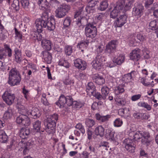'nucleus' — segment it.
I'll return each mask as SVG.
<instances>
[{
  "label": "nucleus",
  "mask_w": 158,
  "mask_h": 158,
  "mask_svg": "<svg viewBox=\"0 0 158 158\" xmlns=\"http://www.w3.org/2000/svg\"><path fill=\"white\" fill-rule=\"evenodd\" d=\"M37 30L38 32H41L43 30V28L47 27L50 31L53 30L55 28V24L53 19L48 18V14L44 13L41 18L37 19L35 21Z\"/></svg>",
  "instance_id": "obj_1"
},
{
  "label": "nucleus",
  "mask_w": 158,
  "mask_h": 158,
  "mask_svg": "<svg viewBox=\"0 0 158 158\" xmlns=\"http://www.w3.org/2000/svg\"><path fill=\"white\" fill-rule=\"evenodd\" d=\"M133 3L132 0H119L117 2L113 10L111 12L110 17L114 19L116 18L121 11L124 9V11L129 10Z\"/></svg>",
  "instance_id": "obj_2"
},
{
  "label": "nucleus",
  "mask_w": 158,
  "mask_h": 158,
  "mask_svg": "<svg viewBox=\"0 0 158 158\" xmlns=\"http://www.w3.org/2000/svg\"><path fill=\"white\" fill-rule=\"evenodd\" d=\"M77 25L80 27L83 28L85 26V33L87 37L91 38L95 37L97 35V28L93 23L89 22L87 19L84 17L78 19Z\"/></svg>",
  "instance_id": "obj_3"
},
{
  "label": "nucleus",
  "mask_w": 158,
  "mask_h": 158,
  "mask_svg": "<svg viewBox=\"0 0 158 158\" xmlns=\"http://www.w3.org/2000/svg\"><path fill=\"white\" fill-rule=\"evenodd\" d=\"M21 80V75L19 71L15 68H12L9 72L8 83L11 86L19 84Z\"/></svg>",
  "instance_id": "obj_4"
},
{
  "label": "nucleus",
  "mask_w": 158,
  "mask_h": 158,
  "mask_svg": "<svg viewBox=\"0 0 158 158\" xmlns=\"http://www.w3.org/2000/svg\"><path fill=\"white\" fill-rule=\"evenodd\" d=\"M150 137L149 134L148 132L137 131L135 132L133 139L134 141L139 142L141 139V143L143 144H146L148 146L149 144L151 142V140L149 139Z\"/></svg>",
  "instance_id": "obj_5"
},
{
  "label": "nucleus",
  "mask_w": 158,
  "mask_h": 158,
  "mask_svg": "<svg viewBox=\"0 0 158 158\" xmlns=\"http://www.w3.org/2000/svg\"><path fill=\"white\" fill-rule=\"evenodd\" d=\"M24 110L23 111H20L21 114L17 117L16 122L19 124L28 126L30 125L31 121L30 118L26 115L24 114Z\"/></svg>",
  "instance_id": "obj_6"
},
{
  "label": "nucleus",
  "mask_w": 158,
  "mask_h": 158,
  "mask_svg": "<svg viewBox=\"0 0 158 158\" xmlns=\"http://www.w3.org/2000/svg\"><path fill=\"white\" fill-rule=\"evenodd\" d=\"M69 5L63 4L56 10V16L58 18H62L64 17L66 13L70 9Z\"/></svg>",
  "instance_id": "obj_7"
},
{
  "label": "nucleus",
  "mask_w": 158,
  "mask_h": 158,
  "mask_svg": "<svg viewBox=\"0 0 158 158\" xmlns=\"http://www.w3.org/2000/svg\"><path fill=\"white\" fill-rule=\"evenodd\" d=\"M105 60L104 57L101 54L98 55L95 59L92 62V66L97 70H100L103 66V62Z\"/></svg>",
  "instance_id": "obj_8"
},
{
  "label": "nucleus",
  "mask_w": 158,
  "mask_h": 158,
  "mask_svg": "<svg viewBox=\"0 0 158 158\" xmlns=\"http://www.w3.org/2000/svg\"><path fill=\"white\" fill-rule=\"evenodd\" d=\"M2 98L7 105L10 106L14 102L15 96L14 94L6 91L2 95Z\"/></svg>",
  "instance_id": "obj_9"
},
{
  "label": "nucleus",
  "mask_w": 158,
  "mask_h": 158,
  "mask_svg": "<svg viewBox=\"0 0 158 158\" xmlns=\"http://www.w3.org/2000/svg\"><path fill=\"white\" fill-rule=\"evenodd\" d=\"M123 145L125 146L127 150L131 153L134 152L136 145L132 139H126L123 142Z\"/></svg>",
  "instance_id": "obj_10"
},
{
  "label": "nucleus",
  "mask_w": 158,
  "mask_h": 158,
  "mask_svg": "<svg viewBox=\"0 0 158 158\" xmlns=\"http://www.w3.org/2000/svg\"><path fill=\"white\" fill-rule=\"evenodd\" d=\"M117 40H113L110 41L106 46L105 52L110 54L115 51L117 45Z\"/></svg>",
  "instance_id": "obj_11"
},
{
  "label": "nucleus",
  "mask_w": 158,
  "mask_h": 158,
  "mask_svg": "<svg viewBox=\"0 0 158 158\" xmlns=\"http://www.w3.org/2000/svg\"><path fill=\"white\" fill-rule=\"evenodd\" d=\"M4 47L5 49L0 48V59L1 60L5 59L6 56V51L9 57H11L12 56V50L9 46L5 44L4 45Z\"/></svg>",
  "instance_id": "obj_12"
},
{
  "label": "nucleus",
  "mask_w": 158,
  "mask_h": 158,
  "mask_svg": "<svg viewBox=\"0 0 158 158\" xmlns=\"http://www.w3.org/2000/svg\"><path fill=\"white\" fill-rule=\"evenodd\" d=\"M127 15L125 14L120 15L119 18H117L115 21L116 26L118 27H121L127 21Z\"/></svg>",
  "instance_id": "obj_13"
},
{
  "label": "nucleus",
  "mask_w": 158,
  "mask_h": 158,
  "mask_svg": "<svg viewBox=\"0 0 158 158\" xmlns=\"http://www.w3.org/2000/svg\"><path fill=\"white\" fill-rule=\"evenodd\" d=\"M140 52L141 50L139 49H135L133 50L130 54V59L135 61H138L141 57Z\"/></svg>",
  "instance_id": "obj_14"
},
{
  "label": "nucleus",
  "mask_w": 158,
  "mask_h": 158,
  "mask_svg": "<svg viewBox=\"0 0 158 158\" xmlns=\"http://www.w3.org/2000/svg\"><path fill=\"white\" fill-rule=\"evenodd\" d=\"M143 10V7L141 4H137L133 8L132 14L135 16L140 17L142 14Z\"/></svg>",
  "instance_id": "obj_15"
},
{
  "label": "nucleus",
  "mask_w": 158,
  "mask_h": 158,
  "mask_svg": "<svg viewBox=\"0 0 158 158\" xmlns=\"http://www.w3.org/2000/svg\"><path fill=\"white\" fill-rule=\"evenodd\" d=\"M74 66L77 68L81 70H84L86 68V63L85 61L82 60L80 59H78L74 60Z\"/></svg>",
  "instance_id": "obj_16"
},
{
  "label": "nucleus",
  "mask_w": 158,
  "mask_h": 158,
  "mask_svg": "<svg viewBox=\"0 0 158 158\" xmlns=\"http://www.w3.org/2000/svg\"><path fill=\"white\" fill-rule=\"evenodd\" d=\"M56 123L55 122H48L44 128V130L49 134H53L55 131Z\"/></svg>",
  "instance_id": "obj_17"
},
{
  "label": "nucleus",
  "mask_w": 158,
  "mask_h": 158,
  "mask_svg": "<svg viewBox=\"0 0 158 158\" xmlns=\"http://www.w3.org/2000/svg\"><path fill=\"white\" fill-rule=\"evenodd\" d=\"M31 134V130L29 129L22 128L20 131L19 135L22 139H25L28 138Z\"/></svg>",
  "instance_id": "obj_18"
},
{
  "label": "nucleus",
  "mask_w": 158,
  "mask_h": 158,
  "mask_svg": "<svg viewBox=\"0 0 158 158\" xmlns=\"http://www.w3.org/2000/svg\"><path fill=\"white\" fill-rule=\"evenodd\" d=\"M86 90L87 94L89 96L92 95L96 91L95 86L93 82L88 83Z\"/></svg>",
  "instance_id": "obj_19"
},
{
  "label": "nucleus",
  "mask_w": 158,
  "mask_h": 158,
  "mask_svg": "<svg viewBox=\"0 0 158 158\" xmlns=\"http://www.w3.org/2000/svg\"><path fill=\"white\" fill-rule=\"evenodd\" d=\"M28 114L31 115L34 119L39 118L41 115L40 111L36 108H33L31 111H28Z\"/></svg>",
  "instance_id": "obj_20"
},
{
  "label": "nucleus",
  "mask_w": 158,
  "mask_h": 158,
  "mask_svg": "<svg viewBox=\"0 0 158 158\" xmlns=\"http://www.w3.org/2000/svg\"><path fill=\"white\" fill-rule=\"evenodd\" d=\"M104 129L102 126L100 125L97 127L94 131L95 135H99L101 137H103L105 134Z\"/></svg>",
  "instance_id": "obj_21"
},
{
  "label": "nucleus",
  "mask_w": 158,
  "mask_h": 158,
  "mask_svg": "<svg viewBox=\"0 0 158 158\" xmlns=\"http://www.w3.org/2000/svg\"><path fill=\"white\" fill-rule=\"evenodd\" d=\"M41 45L44 49L47 50H50L52 48L51 44L50 41L46 39H44L42 40Z\"/></svg>",
  "instance_id": "obj_22"
},
{
  "label": "nucleus",
  "mask_w": 158,
  "mask_h": 158,
  "mask_svg": "<svg viewBox=\"0 0 158 158\" xmlns=\"http://www.w3.org/2000/svg\"><path fill=\"white\" fill-rule=\"evenodd\" d=\"M43 55L45 61L48 64H50L52 60V54L48 51L43 52Z\"/></svg>",
  "instance_id": "obj_23"
},
{
  "label": "nucleus",
  "mask_w": 158,
  "mask_h": 158,
  "mask_svg": "<svg viewBox=\"0 0 158 158\" xmlns=\"http://www.w3.org/2000/svg\"><path fill=\"white\" fill-rule=\"evenodd\" d=\"M66 99V97H65L64 95H61L58 101L56 102V104L58 106H59L60 108H62L64 107L65 104Z\"/></svg>",
  "instance_id": "obj_24"
},
{
  "label": "nucleus",
  "mask_w": 158,
  "mask_h": 158,
  "mask_svg": "<svg viewBox=\"0 0 158 158\" xmlns=\"http://www.w3.org/2000/svg\"><path fill=\"white\" fill-rule=\"evenodd\" d=\"M93 78L95 82L99 85H102L105 82L104 78L102 76L98 74L94 75Z\"/></svg>",
  "instance_id": "obj_25"
},
{
  "label": "nucleus",
  "mask_w": 158,
  "mask_h": 158,
  "mask_svg": "<svg viewBox=\"0 0 158 158\" xmlns=\"http://www.w3.org/2000/svg\"><path fill=\"white\" fill-rule=\"evenodd\" d=\"M114 131L111 129H107L106 130V133L105 136L106 138L111 140L113 141L114 140Z\"/></svg>",
  "instance_id": "obj_26"
},
{
  "label": "nucleus",
  "mask_w": 158,
  "mask_h": 158,
  "mask_svg": "<svg viewBox=\"0 0 158 158\" xmlns=\"http://www.w3.org/2000/svg\"><path fill=\"white\" fill-rule=\"evenodd\" d=\"M95 117L96 119L100 122H105L108 121L110 118L109 115L102 116L98 113L96 114Z\"/></svg>",
  "instance_id": "obj_27"
},
{
  "label": "nucleus",
  "mask_w": 158,
  "mask_h": 158,
  "mask_svg": "<svg viewBox=\"0 0 158 158\" xmlns=\"http://www.w3.org/2000/svg\"><path fill=\"white\" fill-rule=\"evenodd\" d=\"M41 122L39 120L36 121L33 124V130L36 132H40V131L43 132L44 129H41Z\"/></svg>",
  "instance_id": "obj_28"
},
{
  "label": "nucleus",
  "mask_w": 158,
  "mask_h": 158,
  "mask_svg": "<svg viewBox=\"0 0 158 158\" xmlns=\"http://www.w3.org/2000/svg\"><path fill=\"white\" fill-rule=\"evenodd\" d=\"M15 60L17 63L20 64L23 59L21 56V52L18 49L15 50Z\"/></svg>",
  "instance_id": "obj_29"
},
{
  "label": "nucleus",
  "mask_w": 158,
  "mask_h": 158,
  "mask_svg": "<svg viewBox=\"0 0 158 158\" xmlns=\"http://www.w3.org/2000/svg\"><path fill=\"white\" fill-rule=\"evenodd\" d=\"M8 139V137L5 132L2 130H0V141L2 143H6Z\"/></svg>",
  "instance_id": "obj_30"
},
{
  "label": "nucleus",
  "mask_w": 158,
  "mask_h": 158,
  "mask_svg": "<svg viewBox=\"0 0 158 158\" xmlns=\"http://www.w3.org/2000/svg\"><path fill=\"white\" fill-rule=\"evenodd\" d=\"M125 59V57L123 56L120 55L117 58H114L113 61L114 62L116 63L118 65H120L123 63Z\"/></svg>",
  "instance_id": "obj_31"
},
{
  "label": "nucleus",
  "mask_w": 158,
  "mask_h": 158,
  "mask_svg": "<svg viewBox=\"0 0 158 158\" xmlns=\"http://www.w3.org/2000/svg\"><path fill=\"white\" fill-rule=\"evenodd\" d=\"M149 28L152 30L158 29V22L156 20H152L150 22L149 24Z\"/></svg>",
  "instance_id": "obj_32"
},
{
  "label": "nucleus",
  "mask_w": 158,
  "mask_h": 158,
  "mask_svg": "<svg viewBox=\"0 0 158 158\" xmlns=\"http://www.w3.org/2000/svg\"><path fill=\"white\" fill-rule=\"evenodd\" d=\"M20 143L19 145L21 147V148H25L29 150L30 148V147L32 145V143L31 142H28L26 143H23V141H21L20 142Z\"/></svg>",
  "instance_id": "obj_33"
},
{
  "label": "nucleus",
  "mask_w": 158,
  "mask_h": 158,
  "mask_svg": "<svg viewBox=\"0 0 158 158\" xmlns=\"http://www.w3.org/2000/svg\"><path fill=\"white\" fill-rule=\"evenodd\" d=\"M132 72L130 73L125 74L123 77V80L126 83L130 81L132 77Z\"/></svg>",
  "instance_id": "obj_34"
},
{
  "label": "nucleus",
  "mask_w": 158,
  "mask_h": 158,
  "mask_svg": "<svg viewBox=\"0 0 158 158\" xmlns=\"http://www.w3.org/2000/svg\"><path fill=\"white\" fill-rule=\"evenodd\" d=\"M108 6V4L106 1H102L100 3L98 9L101 11H103L105 10L107 8Z\"/></svg>",
  "instance_id": "obj_35"
},
{
  "label": "nucleus",
  "mask_w": 158,
  "mask_h": 158,
  "mask_svg": "<svg viewBox=\"0 0 158 158\" xmlns=\"http://www.w3.org/2000/svg\"><path fill=\"white\" fill-rule=\"evenodd\" d=\"M85 123L87 127L90 128L95 124V122L93 119L87 118L85 119Z\"/></svg>",
  "instance_id": "obj_36"
},
{
  "label": "nucleus",
  "mask_w": 158,
  "mask_h": 158,
  "mask_svg": "<svg viewBox=\"0 0 158 158\" xmlns=\"http://www.w3.org/2000/svg\"><path fill=\"white\" fill-rule=\"evenodd\" d=\"M58 119V115L56 114H54L50 116V117L48 118V122L52 123L55 122Z\"/></svg>",
  "instance_id": "obj_37"
},
{
  "label": "nucleus",
  "mask_w": 158,
  "mask_h": 158,
  "mask_svg": "<svg viewBox=\"0 0 158 158\" xmlns=\"http://www.w3.org/2000/svg\"><path fill=\"white\" fill-rule=\"evenodd\" d=\"M138 105L139 106L142 107L146 108L148 110H151L152 108L150 105L144 102H139L138 103Z\"/></svg>",
  "instance_id": "obj_38"
},
{
  "label": "nucleus",
  "mask_w": 158,
  "mask_h": 158,
  "mask_svg": "<svg viewBox=\"0 0 158 158\" xmlns=\"http://www.w3.org/2000/svg\"><path fill=\"white\" fill-rule=\"evenodd\" d=\"M13 114L12 110L9 108L4 113V117L6 119L10 118L12 117Z\"/></svg>",
  "instance_id": "obj_39"
},
{
  "label": "nucleus",
  "mask_w": 158,
  "mask_h": 158,
  "mask_svg": "<svg viewBox=\"0 0 158 158\" xmlns=\"http://www.w3.org/2000/svg\"><path fill=\"white\" fill-rule=\"evenodd\" d=\"M89 43V42H86L85 41H81L79 43H78L77 46V48H79V49L81 50V51L83 52L84 51V50L82 49V48L85 47H86V44L88 45Z\"/></svg>",
  "instance_id": "obj_40"
},
{
  "label": "nucleus",
  "mask_w": 158,
  "mask_h": 158,
  "mask_svg": "<svg viewBox=\"0 0 158 158\" xmlns=\"http://www.w3.org/2000/svg\"><path fill=\"white\" fill-rule=\"evenodd\" d=\"M84 8V7H82L75 12L74 15V18H77L81 15H86V13H85L83 10Z\"/></svg>",
  "instance_id": "obj_41"
},
{
  "label": "nucleus",
  "mask_w": 158,
  "mask_h": 158,
  "mask_svg": "<svg viewBox=\"0 0 158 158\" xmlns=\"http://www.w3.org/2000/svg\"><path fill=\"white\" fill-rule=\"evenodd\" d=\"M92 95L94 97L97 99L99 100L105 99V96H103L100 93L97 92L96 91Z\"/></svg>",
  "instance_id": "obj_42"
},
{
  "label": "nucleus",
  "mask_w": 158,
  "mask_h": 158,
  "mask_svg": "<svg viewBox=\"0 0 158 158\" xmlns=\"http://www.w3.org/2000/svg\"><path fill=\"white\" fill-rule=\"evenodd\" d=\"M12 7L16 10L18 11L19 9V2L18 0H14L11 5Z\"/></svg>",
  "instance_id": "obj_43"
},
{
  "label": "nucleus",
  "mask_w": 158,
  "mask_h": 158,
  "mask_svg": "<svg viewBox=\"0 0 158 158\" xmlns=\"http://www.w3.org/2000/svg\"><path fill=\"white\" fill-rule=\"evenodd\" d=\"M38 3L42 7L46 8L48 7V2L46 0H39Z\"/></svg>",
  "instance_id": "obj_44"
},
{
  "label": "nucleus",
  "mask_w": 158,
  "mask_h": 158,
  "mask_svg": "<svg viewBox=\"0 0 158 158\" xmlns=\"http://www.w3.org/2000/svg\"><path fill=\"white\" fill-rule=\"evenodd\" d=\"M102 95L105 97L106 99V96L109 93V89L107 87H103L101 89Z\"/></svg>",
  "instance_id": "obj_45"
},
{
  "label": "nucleus",
  "mask_w": 158,
  "mask_h": 158,
  "mask_svg": "<svg viewBox=\"0 0 158 158\" xmlns=\"http://www.w3.org/2000/svg\"><path fill=\"white\" fill-rule=\"evenodd\" d=\"M73 99L71 96L66 97V99L65 104H66L68 106H70L73 105Z\"/></svg>",
  "instance_id": "obj_46"
},
{
  "label": "nucleus",
  "mask_w": 158,
  "mask_h": 158,
  "mask_svg": "<svg viewBox=\"0 0 158 158\" xmlns=\"http://www.w3.org/2000/svg\"><path fill=\"white\" fill-rule=\"evenodd\" d=\"M75 127L78 129L83 135L85 133L84 127L81 123H78L76 126Z\"/></svg>",
  "instance_id": "obj_47"
},
{
  "label": "nucleus",
  "mask_w": 158,
  "mask_h": 158,
  "mask_svg": "<svg viewBox=\"0 0 158 158\" xmlns=\"http://www.w3.org/2000/svg\"><path fill=\"white\" fill-rule=\"evenodd\" d=\"M71 22L70 18L69 17H67L64 19L63 25L64 27H67L70 26Z\"/></svg>",
  "instance_id": "obj_48"
},
{
  "label": "nucleus",
  "mask_w": 158,
  "mask_h": 158,
  "mask_svg": "<svg viewBox=\"0 0 158 158\" xmlns=\"http://www.w3.org/2000/svg\"><path fill=\"white\" fill-rule=\"evenodd\" d=\"M99 3L98 1L95 0H91L90 1L87 5L89 7L94 8L95 5Z\"/></svg>",
  "instance_id": "obj_49"
},
{
  "label": "nucleus",
  "mask_w": 158,
  "mask_h": 158,
  "mask_svg": "<svg viewBox=\"0 0 158 158\" xmlns=\"http://www.w3.org/2000/svg\"><path fill=\"white\" fill-rule=\"evenodd\" d=\"M72 51V48L71 46H67L65 47V51L67 55H70Z\"/></svg>",
  "instance_id": "obj_50"
},
{
  "label": "nucleus",
  "mask_w": 158,
  "mask_h": 158,
  "mask_svg": "<svg viewBox=\"0 0 158 158\" xmlns=\"http://www.w3.org/2000/svg\"><path fill=\"white\" fill-rule=\"evenodd\" d=\"M123 121L119 118H117L114 121V126L115 127H120L123 124Z\"/></svg>",
  "instance_id": "obj_51"
},
{
  "label": "nucleus",
  "mask_w": 158,
  "mask_h": 158,
  "mask_svg": "<svg viewBox=\"0 0 158 158\" xmlns=\"http://www.w3.org/2000/svg\"><path fill=\"white\" fill-rule=\"evenodd\" d=\"M21 3L22 6L24 8H27L29 5V2L27 0H21Z\"/></svg>",
  "instance_id": "obj_52"
},
{
  "label": "nucleus",
  "mask_w": 158,
  "mask_h": 158,
  "mask_svg": "<svg viewBox=\"0 0 158 158\" xmlns=\"http://www.w3.org/2000/svg\"><path fill=\"white\" fill-rule=\"evenodd\" d=\"M94 9V8L89 7L87 5L85 8V11H84V12L85 13H86V15L88 13L93 12V10Z\"/></svg>",
  "instance_id": "obj_53"
},
{
  "label": "nucleus",
  "mask_w": 158,
  "mask_h": 158,
  "mask_svg": "<svg viewBox=\"0 0 158 158\" xmlns=\"http://www.w3.org/2000/svg\"><path fill=\"white\" fill-rule=\"evenodd\" d=\"M63 82L66 85H69L71 84L72 83L73 84L74 81L73 80H72L68 77L67 78H66V79Z\"/></svg>",
  "instance_id": "obj_54"
},
{
  "label": "nucleus",
  "mask_w": 158,
  "mask_h": 158,
  "mask_svg": "<svg viewBox=\"0 0 158 158\" xmlns=\"http://www.w3.org/2000/svg\"><path fill=\"white\" fill-rule=\"evenodd\" d=\"M127 111V109L126 108L124 109L122 108L119 109L118 111V114L121 116H124L126 114V112Z\"/></svg>",
  "instance_id": "obj_55"
},
{
  "label": "nucleus",
  "mask_w": 158,
  "mask_h": 158,
  "mask_svg": "<svg viewBox=\"0 0 158 158\" xmlns=\"http://www.w3.org/2000/svg\"><path fill=\"white\" fill-rule=\"evenodd\" d=\"M136 38L140 41H143L146 40L145 35H143L140 34H137Z\"/></svg>",
  "instance_id": "obj_56"
},
{
  "label": "nucleus",
  "mask_w": 158,
  "mask_h": 158,
  "mask_svg": "<svg viewBox=\"0 0 158 158\" xmlns=\"http://www.w3.org/2000/svg\"><path fill=\"white\" fill-rule=\"evenodd\" d=\"M141 96L140 94H136L131 96V100L133 101H135L139 99Z\"/></svg>",
  "instance_id": "obj_57"
},
{
  "label": "nucleus",
  "mask_w": 158,
  "mask_h": 158,
  "mask_svg": "<svg viewBox=\"0 0 158 158\" xmlns=\"http://www.w3.org/2000/svg\"><path fill=\"white\" fill-rule=\"evenodd\" d=\"M83 106V104L79 103L77 102L76 101H73V106L74 107L77 108H80L82 107Z\"/></svg>",
  "instance_id": "obj_58"
},
{
  "label": "nucleus",
  "mask_w": 158,
  "mask_h": 158,
  "mask_svg": "<svg viewBox=\"0 0 158 158\" xmlns=\"http://www.w3.org/2000/svg\"><path fill=\"white\" fill-rule=\"evenodd\" d=\"M14 29L16 36L19 38L20 39H22V35L20 33V32L19 31L16 27L14 28Z\"/></svg>",
  "instance_id": "obj_59"
},
{
  "label": "nucleus",
  "mask_w": 158,
  "mask_h": 158,
  "mask_svg": "<svg viewBox=\"0 0 158 158\" xmlns=\"http://www.w3.org/2000/svg\"><path fill=\"white\" fill-rule=\"evenodd\" d=\"M141 113L136 112L134 113L133 115V116L136 119H141Z\"/></svg>",
  "instance_id": "obj_60"
},
{
  "label": "nucleus",
  "mask_w": 158,
  "mask_h": 158,
  "mask_svg": "<svg viewBox=\"0 0 158 158\" xmlns=\"http://www.w3.org/2000/svg\"><path fill=\"white\" fill-rule=\"evenodd\" d=\"M143 57L145 59H148L150 56L149 55V52L148 51H145L143 52Z\"/></svg>",
  "instance_id": "obj_61"
},
{
  "label": "nucleus",
  "mask_w": 158,
  "mask_h": 158,
  "mask_svg": "<svg viewBox=\"0 0 158 158\" xmlns=\"http://www.w3.org/2000/svg\"><path fill=\"white\" fill-rule=\"evenodd\" d=\"M87 133L88 135V139L89 140H90L92 138V135L93 134V132L90 130L88 129L87 130Z\"/></svg>",
  "instance_id": "obj_62"
},
{
  "label": "nucleus",
  "mask_w": 158,
  "mask_h": 158,
  "mask_svg": "<svg viewBox=\"0 0 158 158\" xmlns=\"http://www.w3.org/2000/svg\"><path fill=\"white\" fill-rule=\"evenodd\" d=\"M41 102L45 106H48L49 103L48 102L47 99L45 97L44 98H42L41 99Z\"/></svg>",
  "instance_id": "obj_63"
},
{
  "label": "nucleus",
  "mask_w": 158,
  "mask_h": 158,
  "mask_svg": "<svg viewBox=\"0 0 158 158\" xmlns=\"http://www.w3.org/2000/svg\"><path fill=\"white\" fill-rule=\"evenodd\" d=\"M153 2V0H146L145 3V6L146 7H148L149 6L152 4Z\"/></svg>",
  "instance_id": "obj_64"
}]
</instances>
